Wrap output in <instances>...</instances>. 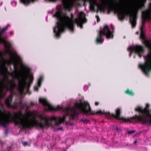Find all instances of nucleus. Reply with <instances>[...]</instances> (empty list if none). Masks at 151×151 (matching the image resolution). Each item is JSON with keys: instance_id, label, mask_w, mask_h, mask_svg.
Segmentation results:
<instances>
[{"instance_id": "f257e3e1", "label": "nucleus", "mask_w": 151, "mask_h": 151, "mask_svg": "<svg viewBox=\"0 0 151 151\" xmlns=\"http://www.w3.org/2000/svg\"><path fill=\"white\" fill-rule=\"evenodd\" d=\"M39 101L44 106H47L49 110L56 111L62 110L65 112L66 116L64 115L62 118L52 116L50 118L40 116L39 118L40 120L39 122L35 118H34L33 119H32L29 118L30 117L29 115H24L21 112L19 111L18 113H15L16 117H12L11 119L12 121L16 125L20 124L22 126V129L26 128L31 129L34 127H39L43 129L52 126V123L49 122V120L55 121V125L58 126L64 122L66 117L67 116H69L70 118L72 119L74 118L75 116L78 115L81 112L85 114H95L92 111L89 104L88 102L76 103L75 104L74 106H72V107H67L63 108L59 106L56 107L50 104L47 99L45 98H40Z\"/></svg>"}, {"instance_id": "f03ea898", "label": "nucleus", "mask_w": 151, "mask_h": 151, "mask_svg": "<svg viewBox=\"0 0 151 151\" xmlns=\"http://www.w3.org/2000/svg\"><path fill=\"white\" fill-rule=\"evenodd\" d=\"M53 17L57 18L59 21L57 22V25L53 28V32L57 37H60V34L64 32L66 28L71 32L74 31V23L77 24V26L81 28H83V24L87 21L84 13L80 12L78 18L73 20V16L71 14V17L67 16L66 14H63L61 12H56L53 15Z\"/></svg>"}, {"instance_id": "7ed1b4c3", "label": "nucleus", "mask_w": 151, "mask_h": 151, "mask_svg": "<svg viewBox=\"0 0 151 151\" xmlns=\"http://www.w3.org/2000/svg\"><path fill=\"white\" fill-rule=\"evenodd\" d=\"M149 107L150 105L148 104H147L146 107L144 109L140 106L137 107L135 109V111L139 113V115H135L134 116L127 118L120 116L121 109L120 108L116 109V114H110L109 112L103 113L101 111L97 112L96 114H107L111 115L116 119L122 120L125 122H132L134 120H136L142 123H151V119L149 120L147 118H151V111L149 109Z\"/></svg>"}, {"instance_id": "20e7f679", "label": "nucleus", "mask_w": 151, "mask_h": 151, "mask_svg": "<svg viewBox=\"0 0 151 151\" xmlns=\"http://www.w3.org/2000/svg\"><path fill=\"white\" fill-rule=\"evenodd\" d=\"M15 55H16V57L18 59V62L17 60L18 63L17 67L19 63H22V59L18 55L16 52H14ZM22 68L19 71V72L20 74V76L21 78V80H19V85L18 88V91L20 94L21 95H23L24 94V90L26 89L27 93H29L30 94L29 91V88L30 86V84L32 83L33 78V76H30L29 77V81L28 82L27 81L28 76H29V73L30 70V68L22 64ZM14 68V72L16 73L19 72V70L17 68L18 71H16Z\"/></svg>"}, {"instance_id": "39448f33", "label": "nucleus", "mask_w": 151, "mask_h": 151, "mask_svg": "<svg viewBox=\"0 0 151 151\" xmlns=\"http://www.w3.org/2000/svg\"><path fill=\"white\" fill-rule=\"evenodd\" d=\"M136 10L132 14H131V12L129 7L125 6L122 9L118 7L116 4L110 5L109 7V11L108 13L110 14L111 12L113 11L114 14H117L119 19L123 20L126 16L130 15L129 21L132 25V28L134 27L136 24L137 16Z\"/></svg>"}, {"instance_id": "423d86ee", "label": "nucleus", "mask_w": 151, "mask_h": 151, "mask_svg": "<svg viewBox=\"0 0 151 151\" xmlns=\"http://www.w3.org/2000/svg\"><path fill=\"white\" fill-rule=\"evenodd\" d=\"M7 29V27L3 28L0 32V43H4V47L6 49V54H9L10 57V59L9 61L11 64H14L15 70L16 71H17L18 63L14 54L11 52L10 50L11 46V44L9 43L7 44L5 42L1 36V34L6 30Z\"/></svg>"}, {"instance_id": "0eeeda50", "label": "nucleus", "mask_w": 151, "mask_h": 151, "mask_svg": "<svg viewBox=\"0 0 151 151\" xmlns=\"http://www.w3.org/2000/svg\"><path fill=\"white\" fill-rule=\"evenodd\" d=\"M111 29L112 30L111 31L109 29L107 25H105L103 29L99 31V35L96 40L97 43L100 44L103 42L104 39L102 38L104 35H106V38L108 39L113 38L114 28L112 25H111Z\"/></svg>"}, {"instance_id": "6e6552de", "label": "nucleus", "mask_w": 151, "mask_h": 151, "mask_svg": "<svg viewBox=\"0 0 151 151\" xmlns=\"http://www.w3.org/2000/svg\"><path fill=\"white\" fill-rule=\"evenodd\" d=\"M140 37L141 39L143 41V42L145 44V46L149 50V51L146 57L147 61L145 62V65H144V66H146L151 63V43L150 41L145 39L144 33L143 31H141Z\"/></svg>"}, {"instance_id": "1a4fd4ad", "label": "nucleus", "mask_w": 151, "mask_h": 151, "mask_svg": "<svg viewBox=\"0 0 151 151\" xmlns=\"http://www.w3.org/2000/svg\"><path fill=\"white\" fill-rule=\"evenodd\" d=\"M84 2L89 1L90 9L91 11L95 10V6H97L98 8L101 11H104L105 9L104 5L103 4H98L96 0H82Z\"/></svg>"}, {"instance_id": "9d476101", "label": "nucleus", "mask_w": 151, "mask_h": 151, "mask_svg": "<svg viewBox=\"0 0 151 151\" xmlns=\"http://www.w3.org/2000/svg\"><path fill=\"white\" fill-rule=\"evenodd\" d=\"M128 50L132 53L135 52L138 55L140 58H141L145 51L143 46L138 45L129 47Z\"/></svg>"}, {"instance_id": "9b49d317", "label": "nucleus", "mask_w": 151, "mask_h": 151, "mask_svg": "<svg viewBox=\"0 0 151 151\" xmlns=\"http://www.w3.org/2000/svg\"><path fill=\"white\" fill-rule=\"evenodd\" d=\"M149 9H146L142 12V26L144 25L145 22L147 20H151V3L149 5Z\"/></svg>"}, {"instance_id": "f8f14e48", "label": "nucleus", "mask_w": 151, "mask_h": 151, "mask_svg": "<svg viewBox=\"0 0 151 151\" xmlns=\"http://www.w3.org/2000/svg\"><path fill=\"white\" fill-rule=\"evenodd\" d=\"M50 2H55L57 0H48ZM63 5V9L65 10L71 11L73 6L74 3L72 0H62Z\"/></svg>"}, {"instance_id": "ddd939ff", "label": "nucleus", "mask_w": 151, "mask_h": 151, "mask_svg": "<svg viewBox=\"0 0 151 151\" xmlns=\"http://www.w3.org/2000/svg\"><path fill=\"white\" fill-rule=\"evenodd\" d=\"M13 96V95L12 94H10L9 97L5 100L4 103L9 107L16 109L17 108V106L16 103L13 104H11Z\"/></svg>"}, {"instance_id": "4468645a", "label": "nucleus", "mask_w": 151, "mask_h": 151, "mask_svg": "<svg viewBox=\"0 0 151 151\" xmlns=\"http://www.w3.org/2000/svg\"><path fill=\"white\" fill-rule=\"evenodd\" d=\"M145 64V62L143 64H140L139 65V67L142 70L144 73L148 75L150 71L151 70V63L150 64L146 65V66H144Z\"/></svg>"}, {"instance_id": "2eb2a0df", "label": "nucleus", "mask_w": 151, "mask_h": 151, "mask_svg": "<svg viewBox=\"0 0 151 151\" xmlns=\"http://www.w3.org/2000/svg\"><path fill=\"white\" fill-rule=\"evenodd\" d=\"M34 0H21V1L25 4H29L30 2H33Z\"/></svg>"}, {"instance_id": "dca6fc26", "label": "nucleus", "mask_w": 151, "mask_h": 151, "mask_svg": "<svg viewBox=\"0 0 151 151\" xmlns=\"http://www.w3.org/2000/svg\"><path fill=\"white\" fill-rule=\"evenodd\" d=\"M147 0H140V3L139 5V8H141L144 6L145 4V3Z\"/></svg>"}, {"instance_id": "f3484780", "label": "nucleus", "mask_w": 151, "mask_h": 151, "mask_svg": "<svg viewBox=\"0 0 151 151\" xmlns=\"http://www.w3.org/2000/svg\"><path fill=\"white\" fill-rule=\"evenodd\" d=\"M43 80V78L42 77H40L38 80V82H37V85L38 87L40 86L42 82V81Z\"/></svg>"}, {"instance_id": "a211bd4d", "label": "nucleus", "mask_w": 151, "mask_h": 151, "mask_svg": "<svg viewBox=\"0 0 151 151\" xmlns=\"http://www.w3.org/2000/svg\"><path fill=\"white\" fill-rule=\"evenodd\" d=\"M125 93L126 94H128L130 95L133 96V92L129 89L125 91Z\"/></svg>"}, {"instance_id": "6ab92c4d", "label": "nucleus", "mask_w": 151, "mask_h": 151, "mask_svg": "<svg viewBox=\"0 0 151 151\" xmlns=\"http://www.w3.org/2000/svg\"><path fill=\"white\" fill-rule=\"evenodd\" d=\"M81 121L83 122L84 123H86V124H87L89 122V120L86 119H81Z\"/></svg>"}, {"instance_id": "aec40b11", "label": "nucleus", "mask_w": 151, "mask_h": 151, "mask_svg": "<svg viewBox=\"0 0 151 151\" xmlns=\"http://www.w3.org/2000/svg\"><path fill=\"white\" fill-rule=\"evenodd\" d=\"M135 132V131L134 130H129L128 131L127 133L129 134H132L134 133Z\"/></svg>"}, {"instance_id": "412c9836", "label": "nucleus", "mask_w": 151, "mask_h": 151, "mask_svg": "<svg viewBox=\"0 0 151 151\" xmlns=\"http://www.w3.org/2000/svg\"><path fill=\"white\" fill-rule=\"evenodd\" d=\"M96 17L97 19V22H99L100 21V19H99V16L98 15H96Z\"/></svg>"}, {"instance_id": "4be33fe9", "label": "nucleus", "mask_w": 151, "mask_h": 151, "mask_svg": "<svg viewBox=\"0 0 151 151\" xmlns=\"http://www.w3.org/2000/svg\"><path fill=\"white\" fill-rule=\"evenodd\" d=\"M23 145L24 146L27 145H28L27 143V142H23Z\"/></svg>"}, {"instance_id": "5701e85b", "label": "nucleus", "mask_w": 151, "mask_h": 151, "mask_svg": "<svg viewBox=\"0 0 151 151\" xmlns=\"http://www.w3.org/2000/svg\"><path fill=\"white\" fill-rule=\"evenodd\" d=\"M144 26H142H142L140 27V31H143V29Z\"/></svg>"}, {"instance_id": "b1692460", "label": "nucleus", "mask_w": 151, "mask_h": 151, "mask_svg": "<svg viewBox=\"0 0 151 151\" xmlns=\"http://www.w3.org/2000/svg\"><path fill=\"white\" fill-rule=\"evenodd\" d=\"M18 104L19 105H22V101H19L18 102Z\"/></svg>"}, {"instance_id": "393cba45", "label": "nucleus", "mask_w": 151, "mask_h": 151, "mask_svg": "<svg viewBox=\"0 0 151 151\" xmlns=\"http://www.w3.org/2000/svg\"><path fill=\"white\" fill-rule=\"evenodd\" d=\"M38 87L37 86H36L35 87V91H38Z\"/></svg>"}, {"instance_id": "a878e982", "label": "nucleus", "mask_w": 151, "mask_h": 151, "mask_svg": "<svg viewBox=\"0 0 151 151\" xmlns=\"http://www.w3.org/2000/svg\"><path fill=\"white\" fill-rule=\"evenodd\" d=\"M95 104V106H97L99 105V103L98 102H96Z\"/></svg>"}, {"instance_id": "bb28decb", "label": "nucleus", "mask_w": 151, "mask_h": 151, "mask_svg": "<svg viewBox=\"0 0 151 151\" xmlns=\"http://www.w3.org/2000/svg\"><path fill=\"white\" fill-rule=\"evenodd\" d=\"M35 105V104L34 103L32 102L31 103V105L32 106H34Z\"/></svg>"}, {"instance_id": "cd10ccee", "label": "nucleus", "mask_w": 151, "mask_h": 151, "mask_svg": "<svg viewBox=\"0 0 151 151\" xmlns=\"http://www.w3.org/2000/svg\"><path fill=\"white\" fill-rule=\"evenodd\" d=\"M149 120H151V118H147ZM143 124H151V123H143Z\"/></svg>"}, {"instance_id": "c85d7f7f", "label": "nucleus", "mask_w": 151, "mask_h": 151, "mask_svg": "<svg viewBox=\"0 0 151 151\" xmlns=\"http://www.w3.org/2000/svg\"><path fill=\"white\" fill-rule=\"evenodd\" d=\"M10 34L11 35H12L13 34V31H11L10 32Z\"/></svg>"}, {"instance_id": "c756f323", "label": "nucleus", "mask_w": 151, "mask_h": 151, "mask_svg": "<svg viewBox=\"0 0 151 151\" xmlns=\"http://www.w3.org/2000/svg\"><path fill=\"white\" fill-rule=\"evenodd\" d=\"M137 142V140H135V141L134 142V144H136Z\"/></svg>"}, {"instance_id": "7c9ffc66", "label": "nucleus", "mask_w": 151, "mask_h": 151, "mask_svg": "<svg viewBox=\"0 0 151 151\" xmlns=\"http://www.w3.org/2000/svg\"><path fill=\"white\" fill-rule=\"evenodd\" d=\"M7 132H8V130L7 129H6L5 131V134H7Z\"/></svg>"}, {"instance_id": "2f4dec72", "label": "nucleus", "mask_w": 151, "mask_h": 151, "mask_svg": "<svg viewBox=\"0 0 151 151\" xmlns=\"http://www.w3.org/2000/svg\"><path fill=\"white\" fill-rule=\"evenodd\" d=\"M63 129V128H61V127H60V128H59L58 129H60V130H62V129Z\"/></svg>"}, {"instance_id": "473e14b6", "label": "nucleus", "mask_w": 151, "mask_h": 151, "mask_svg": "<svg viewBox=\"0 0 151 151\" xmlns=\"http://www.w3.org/2000/svg\"><path fill=\"white\" fill-rule=\"evenodd\" d=\"M3 151H9L8 150H4Z\"/></svg>"}, {"instance_id": "72a5a7b5", "label": "nucleus", "mask_w": 151, "mask_h": 151, "mask_svg": "<svg viewBox=\"0 0 151 151\" xmlns=\"http://www.w3.org/2000/svg\"><path fill=\"white\" fill-rule=\"evenodd\" d=\"M116 130H117V131H118L119 129V128H118V127H117V128H116Z\"/></svg>"}, {"instance_id": "f704fd0d", "label": "nucleus", "mask_w": 151, "mask_h": 151, "mask_svg": "<svg viewBox=\"0 0 151 151\" xmlns=\"http://www.w3.org/2000/svg\"><path fill=\"white\" fill-rule=\"evenodd\" d=\"M135 55H134V58H135Z\"/></svg>"}, {"instance_id": "c9c22d12", "label": "nucleus", "mask_w": 151, "mask_h": 151, "mask_svg": "<svg viewBox=\"0 0 151 151\" xmlns=\"http://www.w3.org/2000/svg\"><path fill=\"white\" fill-rule=\"evenodd\" d=\"M138 33H139V32H137V34H138Z\"/></svg>"}, {"instance_id": "e433bc0d", "label": "nucleus", "mask_w": 151, "mask_h": 151, "mask_svg": "<svg viewBox=\"0 0 151 151\" xmlns=\"http://www.w3.org/2000/svg\"><path fill=\"white\" fill-rule=\"evenodd\" d=\"M63 151H66V150H64Z\"/></svg>"}]
</instances>
